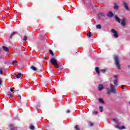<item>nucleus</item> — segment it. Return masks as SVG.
Wrapping results in <instances>:
<instances>
[{
    "label": "nucleus",
    "instance_id": "f257e3e1",
    "mask_svg": "<svg viewBox=\"0 0 130 130\" xmlns=\"http://www.w3.org/2000/svg\"><path fill=\"white\" fill-rule=\"evenodd\" d=\"M115 19L117 22L118 23H120L121 25H122V27H124L125 25H126V18H123L122 19H120L117 16H115Z\"/></svg>",
    "mask_w": 130,
    "mask_h": 130
},
{
    "label": "nucleus",
    "instance_id": "f03ea898",
    "mask_svg": "<svg viewBox=\"0 0 130 130\" xmlns=\"http://www.w3.org/2000/svg\"><path fill=\"white\" fill-rule=\"evenodd\" d=\"M50 62L53 64L55 68H56V69H58L59 68V64L58 63H57V60L54 58H51L50 59Z\"/></svg>",
    "mask_w": 130,
    "mask_h": 130
},
{
    "label": "nucleus",
    "instance_id": "7ed1b4c3",
    "mask_svg": "<svg viewBox=\"0 0 130 130\" xmlns=\"http://www.w3.org/2000/svg\"><path fill=\"white\" fill-rule=\"evenodd\" d=\"M110 88H107V94L108 95H110L111 93L115 94L116 92L115 88H114V86L112 84H110Z\"/></svg>",
    "mask_w": 130,
    "mask_h": 130
},
{
    "label": "nucleus",
    "instance_id": "20e7f679",
    "mask_svg": "<svg viewBox=\"0 0 130 130\" xmlns=\"http://www.w3.org/2000/svg\"><path fill=\"white\" fill-rule=\"evenodd\" d=\"M114 58L115 59V63L117 69H120V65L119 64V59L118 58V56L115 55Z\"/></svg>",
    "mask_w": 130,
    "mask_h": 130
},
{
    "label": "nucleus",
    "instance_id": "39448f33",
    "mask_svg": "<svg viewBox=\"0 0 130 130\" xmlns=\"http://www.w3.org/2000/svg\"><path fill=\"white\" fill-rule=\"evenodd\" d=\"M111 31L112 33H114L113 36L115 37V38H118V34H117V32L114 29H112L111 30Z\"/></svg>",
    "mask_w": 130,
    "mask_h": 130
},
{
    "label": "nucleus",
    "instance_id": "423d86ee",
    "mask_svg": "<svg viewBox=\"0 0 130 130\" xmlns=\"http://www.w3.org/2000/svg\"><path fill=\"white\" fill-rule=\"evenodd\" d=\"M123 6L124 7L125 10L127 11H129V8H128L127 3H126L124 1L123 2Z\"/></svg>",
    "mask_w": 130,
    "mask_h": 130
},
{
    "label": "nucleus",
    "instance_id": "0eeeda50",
    "mask_svg": "<svg viewBox=\"0 0 130 130\" xmlns=\"http://www.w3.org/2000/svg\"><path fill=\"white\" fill-rule=\"evenodd\" d=\"M116 128H120V129H123L124 128H125V127H124V126H119V123H118V125H117L115 126Z\"/></svg>",
    "mask_w": 130,
    "mask_h": 130
},
{
    "label": "nucleus",
    "instance_id": "6e6552de",
    "mask_svg": "<svg viewBox=\"0 0 130 130\" xmlns=\"http://www.w3.org/2000/svg\"><path fill=\"white\" fill-rule=\"evenodd\" d=\"M107 16L109 18H111L112 17H113V13L111 12V11H110L108 13Z\"/></svg>",
    "mask_w": 130,
    "mask_h": 130
},
{
    "label": "nucleus",
    "instance_id": "1a4fd4ad",
    "mask_svg": "<svg viewBox=\"0 0 130 130\" xmlns=\"http://www.w3.org/2000/svg\"><path fill=\"white\" fill-rule=\"evenodd\" d=\"M104 89V87H103V85L102 84H100L99 85V91H102Z\"/></svg>",
    "mask_w": 130,
    "mask_h": 130
},
{
    "label": "nucleus",
    "instance_id": "9d476101",
    "mask_svg": "<svg viewBox=\"0 0 130 130\" xmlns=\"http://www.w3.org/2000/svg\"><path fill=\"white\" fill-rule=\"evenodd\" d=\"M99 101L100 103H102V104H104L105 103L104 101L103 100V99H102V98L99 99Z\"/></svg>",
    "mask_w": 130,
    "mask_h": 130
},
{
    "label": "nucleus",
    "instance_id": "9b49d317",
    "mask_svg": "<svg viewBox=\"0 0 130 130\" xmlns=\"http://www.w3.org/2000/svg\"><path fill=\"white\" fill-rule=\"evenodd\" d=\"M95 72L98 75H100V71H99V68L98 67L95 68Z\"/></svg>",
    "mask_w": 130,
    "mask_h": 130
},
{
    "label": "nucleus",
    "instance_id": "f8f14e48",
    "mask_svg": "<svg viewBox=\"0 0 130 130\" xmlns=\"http://www.w3.org/2000/svg\"><path fill=\"white\" fill-rule=\"evenodd\" d=\"M30 69H31V70H32V71H37V69L33 66L30 67Z\"/></svg>",
    "mask_w": 130,
    "mask_h": 130
},
{
    "label": "nucleus",
    "instance_id": "ddd939ff",
    "mask_svg": "<svg viewBox=\"0 0 130 130\" xmlns=\"http://www.w3.org/2000/svg\"><path fill=\"white\" fill-rule=\"evenodd\" d=\"M21 77H22V74L21 73H19L17 75H16V78H17V79H20Z\"/></svg>",
    "mask_w": 130,
    "mask_h": 130
},
{
    "label": "nucleus",
    "instance_id": "4468645a",
    "mask_svg": "<svg viewBox=\"0 0 130 130\" xmlns=\"http://www.w3.org/2000/svg\"><path fill=\"white\" fill-rule=\"evenodd\" d=\"M16 34H18V32H13V33L11 35V36H10V39L13 38V36H14V35H16Z\"/></svg>",
    "mask_w": 130,
    "mask_h": 130
},
{
    "label": "nucleus",
    "instance_id": "2eb2a0df",
    "mask_svg": "<svg viewBox=\"0 0 130 130\" xmlns=\"http://www.w3.org/2000/svg\"><path fill=\"white\" fill-rule=\"evenodd\" d=\"M29 127L30 129H31V130L35 129V127L32 125H30Z\"/></svg>",
    "mask_w": 130,
    "mask_h": 130
},
{
    "label": "nucleus",
    "instance_id": "dca6fc26",
    "mask_svg": "<svg viewBox=\"0 0 130 130\" xmlns=\"http://www.w3.org/2000/svg\"><path fill=\"white\" fill-rule=\"evenodd\" d=\"M10 127H11V130H15V129H16V128H17V127H14V125H13V124H10Z\"/></svg>",
    "mask_w": 130,
    "mask_h": 130
},
{
    "label": "nucleus",
    "instance_id": "f3484780",
    "mask_svg": "<svg viewBox=\"0 0 130 130\" xmlns=\"http://www.w3.org/2000/svg\"><path fill=\"white\" fill-rule=\"evenodd\" d=\"M3 48L4 50V51H8V50H9V48H8L7 47L3 46Z\"/></svg>",
    "mask_w": 130,
    "mask_h": 130
},
{
    "label": "nucleus",
    "instance_id": "a211bd4d",
    "mask_svg": "<svg viewBox=\"0 0 130 130\" xmlns=\"http://www.w3.org/2000/svg\"><path fill=\"white\" fill-rule=\"evenodd\" d=\"M114 10L118 9V6L116 4H115V5H114Z\"/></svg>",
    "mask_w": 130,
    "mask_h": 130
},
{
    "label": "nucleus",
    "instance_id": "6ab92c4d",
    "mask_svg": "<svg viewBox=\"0 0 130 130\" xmlns=\"http://www.w3.org/2000/svg\"><path fill=\"white\" fill-rule=\"evenodd\" d=\"M88 125L90 126H93L94 125V123H92V122H88Z\"/></svg>",
    "mask_w": 130,
    "mask_h": 130
},
{
    "label": "nucleus",
    "instance_id": "aec40b11",
    "mask_svg": "<svg viewBox=\"0 0 130 130\" xmlns=\"http://www.w3.org/2000/svg\"><path fill=\"white\" fill-rule=\"evenodd\" d=\"M49 53L50 54H51L52 56H53V55H54V54H53V52H52V50H49Z\"/></svg>",
    "mask_w": 130,
    "mask_h": 130
},
{
    "label": "nucleus",
    "instance_id": "412c9836",
    "mask_svg": "<svg viewBox=\"0 0 130 130\" xmlns=\"http://www.w3.org/2000/svg\"><path fill=\"white\" fill-rule=\"evenodd\" d=\"M99 109L100 112H102L103 111V107H99Z\"/></svg>",
    "mask_w": 130,
    "mask_h": 130
},
{
    "label": "nucleus",
    "instance_id": "4be33fe9",
    "mask_svg": "<svg viewBox=\"0 0 130 130\" xmlns=\"http://www.w3.org/2000/svg\"><path fill=\"white\" fill-rule=\"evenodd\" d=\"M75 129H76V130H80V128L79 127V125H76L75 126Z\"/></svg>",
    "mask_w": 130,
    "mask_h": 130
},
{
    "label": "nucleus",
    "instance_id": "5701e85b",
    "mask_svg": "<svg viewBox=\"0 0 130 130\" xmlns=\"http://www.w3.org/2000/svg\"><path fill=\"white\" fill-rule=\"evenodd\" d=\"M15 63H18V61L17 60H14L12 62V64H15Z\"/></svg>",
    "mask_w": 130,
    "mask_h": 130
},
{
    "label": "nucleus",
    "instance_id": "b1692460",
    "mask_svg": "<svg viewBox=\"0 0 130 130\" xmlns=\"http://www.w3.org/2000/svg\"><path fill=\"white\" fill-rule=\"evenodd\" d=\"M97 29H101V25L99 24L96 26Z\"/></svg>",
    "mask_w": 130,
    "mask_h": 130
},
{
    "label": "nucleus",
    "instance_id": "393cba45",
    "mask_svg": "<svg viewBox=\"0 0 130 130\" xmlns=\"http://www.w3.org/2000/svg\"><path fill=\"white\" fill-rule=\"evenodd\" d=\"M23 41H27V36H24V38L23 39Z\"/></svg>",
    "mask_w": 130,
    "mask_h": 130
},
{
    "label": "nucleus",
    "instance_id": "a878e982",
    "mask_svg": "<svg viewBox=\"0 0 130 130\" xmlns=\"http://www.w3.org/2000/svg\"><path fill=\"white\" fill-rule=\"evenodd\" d=\"M114 85H117V79H115L114 80Z\"/></svg>",
    "mask_w": 130,
    "mask_h": 130
},
{
    "label": "nucleus",
    "instance_id": "bb28decb",
    "mask_svg": "<svg viewBox=\"0 0 130 130\" xmlns=\"http://www.w3.org/2000/svg\"><path fill=\"white\" fill-rule=\"evenodd\" d=\"M91 35H92V34H91L90 32H89L87 34V36H88V37H89V38L91 37Z\"/></svg>",
    "mask_w": 130,
    "mask_h": 130
},
{
    "label": "nucleus",
    "instance_id": "cd10ccee",
    "mask_svg": "<svg viewBox=\"0 0 130 130\" xmlns=\"http://www.w3.org/2000/svg\"><path fill=\"white\" fill-rule=\"evenodd\" d=\"M99 17H101V16H104L105 15L104 14V13H100L99 14Z\"/></svg>",
    "mask_w": 130,
    "mask_h": 130
},
{
    "label": "nucleus",
    "instance_id": "c85d7f7f",
    "mask_svg": "<svg viewBox=\"0 0 130 130\" xmlns=\"http://www.w3.org/2000/svg\"><path fill=\"white\" fill-rule=\"evenodd\" d=\"M0 75H3V69L0 68Z\"/></svg>",
    "mask_w": 130,
    "mask_h": 130
},
{
    "label": "nucleus",
    "instance_id": "c756f323",
    "mask_svg": "<svg viewBox=\"0 0 130 130\" xmlns=\"http://www.w3.org/2000/svg\"><path fill=\"white\" fill-rule=\"evenodd\" d=\"M8 96H9V97H13V96H14V94L9 93V94H8Z\"/></svg>",
    "mask_w": 130,
    "mask_h": 130
},
{
    "label": "nucleus",
    "instance_id": "7c9ffc66",
    "mask_svg": "<svg viewBox=\"0 0 130 130\" xmlns=\"http://www.w3.org/2000/svg\"><path fill=\"white\" fill-rule=\"evenodd\" d=\"M101 71L102 72V73H104L106 72V70L105 69H103L101 70Z\"/></svg>",
    "mask_w": 130,
    "mask_h": 130
},
{
    "label": "nucleus",
    "instance_id": "2f4dec72",
    "mask_svg": "<svg viewBox=\"0 0 130 130\" xmlns=\"http://www.w3.org/2000/svg\"><path fill=\"white\" fill-rule=\"evenodd\" d=\"M113 121H114L115 122H117V120H116L115 118L112 119Z\"/></svg>",
    "mask_w": 130,
    "mask_h": 130
},
{
    "label": "nucleus",
    "instance_id": "473e14b6",
    "mask_svg": "<svg viewBox=\"0 0 130 130\" xmlns=\"http://www.w3.org/2000/svg\"><path fill=\"white\" fill-rule=\"evenodd\" d=\"M47 59V58H46V57H45V56L43 57V59H44V60H46V59Z\"/></svg>",
    "mask_w": 130,
    "mask_h": 130
},
{
    "label": "nucleus",
    "instance_id": "72a5a7b5",
    "mask_svg": "<svg viewBox=\"0 0 130 130\" xmlns=\"http://www.w3.org/2000/svg\"><path fill=\"white\" fill-rule=\"evenodd\" d=\"M97 113H98V112H93V114H94L95 115H97Z\"/></svg>",
    "mask_w": 130,
    "mask_h": 130
},
{
    "label": "nucleus",
    "instance_id": "f704fd0d",
    "mask_svg": "<svg viewBox=\"0 0 130 130\" xmlns=\"http://www.w3.org/2000/svg\"><path fill=\"white\" fill-rule=\"evenodd\" d=\"M66 112L67 113H70V112H71V111L70 110H67Z\"/></svg>",
    "mask_w": 130,
    "mask_h": 130
},
{
    "label": "nucleus",
    "instance_id": "c9c22d12",
    "mask_svg": "<svg viewBox=\"0 0 130 130\" xmlns=\"http://www.w3.org/2000/svg\"><path fill=\"white\" fill-rule=\"evenodd\" d=\"M2 84H3V81L0 79V85H2Z\"/></svg>",
    "mask_w": 130,
    "mask_h": 130
},
{
    "label": "nucleus",
    "instance_id": "e433bc0d",
    "mask_svg": "<svg viewBox=\"0 0 130 130\" xmlns=\"http://www.w3.org/2000/svg\"><path fill=\"white\" fill-rule=\"evenodd\" d=\"M124 87V85H121V89H123Z\"/></svg>",
    "mask_w": 130,
    "mask_h": 130
},
{
    "label": "nucleus",
    "instance_id": "4c0bfd02",
    "mask_svg": "<svg viewBox=\"0 0 130 130\" xmlns=\"http://www.w3.org/2000/svg\"><path fill=\"white\" fill-rule=\"evenodd\" d=\"M10 91H11V92H13V91H14V89H13V88H11Z\"/></svg>",
    "mask_w": 130,
    "mask_h": 130
},
{
    "label": "nucleus",
    "instance_id": "58836bf2",
    "mask_svg": "<svg viewBox=\"0 0 130 130\" xmlns=\"http://www.w3.org/2000/svg\"><path fill=\"white\" fill-rule=\"evenodd\" d=\"M18 98H19V99H20V100H21V95H18Z\"/></svg>",
    "mask_w": 130,
    "mask_h": 130
},
{
    "label": "nucleus",
    "instance_id": "ea45409f",
    "mask_svg": "<svg viewBox=\"0 0 130 130\" xmlns=\"http://www.w3.org/2000/svg\"><path fill=\"white\" fill-rule=\"evenodd\" d=\"M114 78H115V79H117V76H115Z\"/></svg>",
    "mask_w": 130,
    "mask_h": 130
},
{
    "label": "nucleus",
    "instance_id": "a19ab883",
    "mask_svg": "<svg viewBox=\"0 0 130 130\" xmlns=\"http://www.w3.org/2000/svg\"><path fill=\"white\" fill-rule=\"evenodd\" d=\"M128 68L130 69V65H128Z\"/></svg>",
    "mask_w": 130,
    "mask_h": 130
},
{
    "label": "nucleus",
    "instance_id": "79ce46f5",
    "mask_svg": "<svg viewBox=\"0 0 130 130\" xmlns=\"http://www.w3.org/2000/svg\"><path fill=\"white\" fill-rule=\"evenodd\" d=\"M13 90H15V87H13Z\"/></svg>",
    "mask_w": 130,
    "mask_h": 130
},
{
    "label": "nucleus",
    "instance_id": "37998d69",
    "mask_svg": "<svg viewBox=\"0 0 130 130\" xmlns=\"http://www.w3.org/2000/svg\"><path fill=\"white\" fill-rule=\"evenodd\" d=\"M46 130H47V129H46Z\"/></svg>",
    "mask_w": 130,
    "mask_h": 130
}]
</instances>
